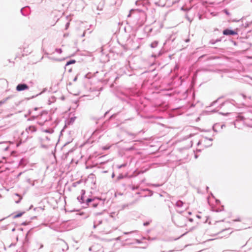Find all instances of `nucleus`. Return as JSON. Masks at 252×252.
Here are the masks:
<instances>
[{"instance_id": "f257e3e1", "label": "nucleus", "mask_w": 252, "mask_h": 252, "mask_svg": "<svg viewBox=\"0 0 252 252\" xmlns=\"http://www.w3.org/2000/svg\"><path fill=\"white\" fill-rule=\"evenodd\" d=\"M177 212L181 214L180 212L177 211ZM187 218L184 215H182L181 214H179L175 217H172V220L174 222V223L179 227H183L185 226L186 222L187 221Z\"/></svg>"}, {"instance_id": "f03ea898", "label": "nucleus", "mask_w": 252, "mask_h": 252, "mask_svg": "<svg viewBox=\"0 0 252 252\" xmlns=\"http://www.w3.org/2000/svg\"><path fill=\"white\" fill-rule=\"evenodd\" d=\"M252 119V112H248L243 114L240 115L238 117V120L243 122L244 125H250L248 124L249 121Z\"/></svg>"}, {"instance_id": "7ed1b4c3", "label": "nucleus", "mask_w": 252, "mask_h": 252, "mask_svg": "<svg viewBox=\"0 0 252 252\" xmlns=\"http://www.w3.org/2000/svg\"><path fill=\"white\" fill-rule=\"evenodd\" d=\"M141 14H144L142 10L139 9H131L127 15V18L132 17L134 19H137Z\"/></svg>"}, {"instance_id": "20e7f679", "label": "nucleus", "mask_w": 252, "mask_h": 252, "mask_svg": "<svg viewBox=\"0 0 252 252\" xmlns=\"http://www.w3.org/2000/svg\"><path fill=\"white\" fill-rule=\"evenodd\" d=\"M213 141L212 138H208L207 137H204L203 139L200 140L198 143L197 145H199L200 144H203L205 147H208L212 145L211 142Z\"/></svg>"}, {"instance_id": "39448f33", "label": "nucleus", "mask_w": 252, "mask_h": 252, "mask_svg": "<svg viewBox=\"0 0 252 252\" xmlns=\"http://www.w3.org/2000/svg\"><path fill=\"white\" fill-rule=\"evenodd\" d=\"M223 34L225 35H237V32L232 30H230L229 29H226L223 31Z\"/></svg>"}, {"instance_id": "423d86ee", "label": "nucleus", "mask_w": 252, "mask_h": 252, "mask_svg": "<svg viewBox=\"0 0 252 252\" xmlns=\"http://www.w3.org/2000/svg\"><path fill=\"white\" fill-rule=\"evenodd\" d=\"M100 246L97 244L93 245L89 248V251L93 252H100Z\"/></svg>"}, {"instance_id": "0eeeda50", "label": "nucleus", "mask_w": 252, "mask_h": 252, "mask_svg": "<svg viewBox=\"0 0 252 252\" xmlns=\"http://www.w3.org/2000/svg\"><path fill=\"white\" fill-rule=\"evenodd\" d=\"M28 89V86L25 84H18L16 87V90L18 91H22L23 90H27Z\"/></svg>"}, {"instance_id": "6e6552de", "label": "nucleus", "mask_w": 252, "mask_h": 252, "mask_svg": "<svg viewBox=\"0 0 252 252\" xmlns=\"http://www.w3.org/2000/svg\"><path fill=\"white\" fill-rule=\"evenodd\" d=\"M24 213H25V212H21L16 214H13L12 215L13 218L16 219L17 218H19V217H21Z\"/></svg>"}, {"instance_id": "1a4fd4ad", "label": "nucleus", "mask_w": 252, "mask_h": 252, "mask_svg": "<svg viewBox=\"0 0 252 252\" xmlns=\"http://www.w3.org/2000/svg\"><path fill=\"white\" fill-rule=\"evenodd\" d=\"M183 204H184L183 202L182 201L179 200L176 202L175 205L176 207H177L178 208H181L183 206Z\"/></svg>"}, {"instance_id": "9d476101", "label": "nucleus", "mask_w": 252, "mask_h": 252, "mask_svg": "<svg viewBox=\"0 0 252 252\" xmlns=\"http://www.w3.org/2000/svg\"><path fill=\"white\" fill-rule=\"evenodd\" d=\"M158 41H154L150 44V47L152 48H156L158 45Z\"/></svg>"}, {"instance_id": "9b49d317", "label": "nucleus", "mask_w": 252, "mask_h": 252, "mask_svg": "<svg viewBox=\"0 0 252 252\" xmlns=\"http://www.w3.org/2000/svg\"><path fill=\"white\" fill-rule=\"evenodd\" d=\"M15 196L18 197L17 200H16L15 202L16 203H19L20 201L22 199V197L18 194H15Z\"/></svg>"}, {"instance_id": "f8f14e48", "label": "nucleus", "mask_w": 252, "mask_h": 252, "mask_svg": "<svg viewBox=\"0 0 252 252\" xmlns=\"http://www.w3.org/2000/svg\"><path fill=\"white\" fill-rule=\"evenodd\" d=\"M127 165V163H124L121 165H118L117 166V167L118 168V169H120L121 168H123V167H126Z\"/></svg>"}, {"instance_id": "ddd939ff", "label": "nucleus", "mask_w": 252, "mask_h": 252, "mask_svg": "<svg viewBox=\"0 0 252 252\" xmlns=\"http://www.w3.org/2000/svg\"><path fill=\"white\" fill-rule=\"evenodd\" d=\"M75 62H76V61L74 60H71V61L67 62V63L66 64V66H67L70 64L74 63H75Z\"/></svg>"}, {"instance_id": "4468645a", "label": "nucleus", "mask_w": 252, "mask_h": 252, "mask_svg": "<svg viewBox=\"0 0 252 252\" xmlns=\"http://www.w3.org/2000/svg\"><path fill=\"white\" fill-rule=\"evenodd\" d=\"M248 124H249L250 125H245L248 127H250L252 128V119H251L250 121H249V122H248Z\"/></svg>"}, {"instance_id": "2eb2a0df", "label": "nucleus", "mask_w": 252, "mask_h": 252, "mask_svg": "<svg viewBox=\"0 0 252 252\" xmlns=\"http://www.w3.org/2000/svg\"><path fill=\"white\" fill-rule=\"evenodd\" d=\"M225 104H229V102H228V101H225V102H224L222 103L220 105V106H219V107L220 108H221L223 105H224Z\"/></svg>"}, {"instance_id": "dca6fc26", "label": "nucleus", "mask_w": 252, "mask_h": 252, "mask_svg": "<svg viewBox=\"0 0 252 252\" xmlns=\"http://www.w3.org/2000/svg\"><path fill=\"white\" fill-rule=\"evenodd\" d=\"M209 43L211 44H212V45H214V44H216V42L215 39H211L209 41Z\"/></svg>"}, {"instance_id": "f3484780", "label": "nucleus", "mask_w": 252, "mask_h": 252, "mask_svg": "<svg viewBox=\"0 0 252 252\" xmlns=\"http://www.w3.org/2000/svg\"><path fill=\"white\" fill-rule=\"evenodd\" d=\"M194 135V134H192V133H190L189 135L188 136H186L185 138V139H188L190 137H191L192 136H193Z\"/></svg>"}, {"instance_id": "a211bd4d", "label": "nucleus", "mask_w": 252, "mask_h": 252, "mask_svg": "<svg viewBox=\"0 0 252 252\" xmlns=\"http://www.w3.org/2000/svg\"><path fill=\"white\" fill-rule=\"evenodd\" d=\"M150 223V221H146V222H144L143 225L145 226H147L149 225Z\"/></svg>"}, {"instance_id": "6ab92c4d", "label": "nucleus", "mask_w": 252, "mask_h": 252, "mask_svg": "<svg viewBox=\"0 0 252 252\" xmlns=\"http://www.w3.org/2000/svg\"><path fill=\"white\" fill-rule=\"evenodd\" d=\"M233 221H241V219H240V218L238 217L236 219L233 220Z\"/></svg>"}, {"instance_id": "aec40b11", "label": "nucleus", "mask_w": 252, "mask_h": 252, "mask_svg": "<svg viewBox=\"0 0 252 252\" xmlns=\"http://www.w3.org/2000/svg\"><path fill=\"white\" fill-rule=\"evenodd\" d=\"M221 39H222V38H218L217 39H215V40H216V43H217L218 42L221 41Z\"/></svg>"}, {"instance_id": "412c9836", "label": "nucleus", "mask_w": 252, "mask_h": 252, "mask_svg": "<svg viewBox=\"0 0 252 252\" xmlns=\"http://www.w3.org/2000/svg\"><path fill=\"white\" fill-rule=\"evenodd\" d=\"M123 178V175L122 174H120L118 177V180H120L121 179H122Z\"/></svg>"}, {"instance_id": "4be33fe9", "label": "nucleus", "mask_w": 252, "mask_h": 252, "mask_svg": "<svg viewBox=\"0 0 252 252\" xmlns=\"http://www.w3.org/2000/svg\"><path fill=\"white\" fill-rule=\"evenodd\" d=\"M217 102V100L214 101L213 102L211 103L210 104V106H212L215 105V104Z\"/></svg>"}, {"instance_id": "5701e85b", "label": "nucleus", "mask_w": 252, "mask_h": 252, "mask_svg": "<svg viewBox=\"0 0 252 252\" xmlns=\"http://www.w3.org/2000/svg\"><path fill=\"white\" fill-rule=\"evenodd\" d=\"M140 3H141V1H140V0L139 1L137 0L135 2L136 5H139L140 4Z\"/></svg>"}, {"instance_id": "b1692460", "label": "nucleus", "mask_w": 252, "mask_h": 252, "mask_svg": "<svg viewBox=\"0 0 252 252\" xmlns=\"http://www.w3.org/2000/svg\"><path fill=\"white\" fill-rule=\"evenodd\" d=\"M133 232V231L127 232H124V234H125V235H126V234H130V233H132Z\"/></svg>"}, {"instance_id": "393cba45", "label": "nucleus", "mask_w": 252, "mask_h": 252, "mask_svg": "<svg viewBox=\"0 0 252 252\" xmlns=\"http://www.w3.org/2000/svg\"><path fill=\"white\" fill-rule=\"evenodd\" d=\"M224 11V12L226 13V14H227L228 15H229V13L227 10L225 9Z\"/></svg>"}, {"instance_id": "a878e982", "label": "nucleus", "mask_w": 252, "mask_h": 252, "mask_svg": "<svg viewBox=\"0 0 252 252\" xmlns=\"http://www.w3.org/2000/svg\"><path fill=\"white\" fill-rule=\"evenodd\" d=\"M138 189V187H133L132 188V190H135V189Z\"/></svg>"}, {"instance_id": "bb28decb", "label": "nucleus", "mask_w": 252, "mask_h": 252, "mask_svg": "<svg viewBox=\"0 0 252 252\" xmlns=\"http://www.w3.org/2000/svg\"><path fill=\"white\" fill-rule=\"evenodd\" d=\"M127 134L128 135H129L134 136V134H133V133H131L127 132Z\"/></svg>"}, {"instance_id": "cd10ccee", "label": "nucleus", "mask_w": 252, "mask_h": 252, "mask_svg": "<svg viewBox=\"0 0 252 252\" xmlns=\"http://www.w3.org/2000/svg\"><path fill=\"white\" fill-rule=\"evenodd\" d=\"M80 199L82 200L81 201H80L81 202H83V196H81V198Z\"/></svg>"}, {"instance_id": "c85d7f7f", "label": "nucleus", "mask_w": 252, "mask_h": 252, "mask_svg": "<svg viewBox=\"0 0 252 252\" xmlns=\"http://www.w3.org/2000/svg\"><path fill=\"white\" fill-rule=\"evenodd\" d=\"M189 220L190 222H192L193 220L192 218L189 219Z\"/></svg>"}, {"instance_id": "c756f323", "label": "nucleus", "mask_w": 252, "mask_h": 252, "mask_svg": "<svg viewBox=\"0 0 252 252\" xmlns=\"http://www.w3.org/2000/svg\"><path fill=\"white\" fill-rule=\"evenodd\" d=\"M136 242L138 244H140L141 243V241L139 240H136Z\"/></svg>"}, {"instance_id": "7c9ffc66", "label": "nucleus", "mask_w": 252, "mask_h": 252, "mask_svg": "<svg viewBox=\"0 0 252 252\" xmlns=\"http://www.w3.org/2000/svg\"><path fill=\"white\" fill-rule=\"evenodd\" d=\"M153 186H154V187H159V185H153Z\"/></svg>"}, {"instance_id": "2f4dec72", "label": "nucleus", "mask_w": 252, "mask_h": 252, "mask_svg": "<svg viewBox=\"0 0 252 252\" xmlns=\"http://www.w3.org/2000/svg\"><path fill=\"white\" fill-rule=\"evenodd\" d=\"M114 176H115L114 173H113L111 175V177L113 178L114 177Z\"/></svg>"}, {"instance_id": "473e14b6", "label": "nucleus", "mask_w": 252, "mask_h": 252, "mask_svg": "<svg viewBox=\"0 0 252 252\" xmlns=\"http://www.w3.org/2000/svg\"><path fill=\"white\" fill-rule=\"evenodd\" d=\"M223 252H232L230 251H224Z\"/></svg>"}, {"instance_id": "72a5a7b5", "label": "nucleus", "mask_w": 252, "mask_h": 252, "mask_svg": "<svg viewBox=\"0 0 252 252\" xmlns=\"http://www.w3.org/2000/svg\"><path fill=\"white\" fill-rule=\"evenodd\" d=\"M189 39H186V42H189Z\"/></svg>"}, {"instance_id": "f704fd0d", "label": "nucleus", "mask_w": 252, "mask_h": 252, "mask_svg": "<svg viewBox=\"0 0 252 252\" xmlns=\"http://www.w3.org/2000/svg\"><path fill=\"white\" fill-rule=\"evenodd\" d=\"M242 96H243V97L244 98H245V97H246L245 95H244V94H242Z\"/></svg>"}, {"instance_id": "c9c22d12", "label": "nucleus", "mask_w": 252, "mask_h": 252, "mask_svg": "<svg viewBox=\"0 0 252 252\" xmlns=\"http://www.w3.org/2000/svg\"><path fill=\"white\" fill-rule=\"evenodd\" d=\"M220 114H222V115H225V114H224V113H220Z\"/></svg>"}, {"instance_id": "e433bc0d", "label": "nucleus", "mask_w": 252, "mask_h": 252, "mask_svg": "<svg viewBox=\"0 0 252 252\" xmlns=\"http://www.w3.org/2000/svg\"><path fill=\"white\" fill-rule=\"evenodd\" d=\"M126 206V205H124V206H123V208H124V207H125ZM126 206H128V205H126Z\"/></svg>"}, {"instance_id": "4c0bfd02", "label": "nucleus", "mask_w": 252, "mask_h": 252, "mask_svg": "<svg viewBox=\"0 0 252 252\" xmlns=\"http://www.w3.org/2000/svg\"><path fill=\"white\" fill-rule=\"evenodd\" d=\"M91 201V199H88V201L90 202V201Z\"/></svg>"}, {"instance_id": "58836bf2", "label": "nucleus", "mask_w": 252, "mask_h": 252, "mask_svg": "<svg viewBox=\"0 0 252 252\" xmlns=\"http://www.w3.org/2000/svg\"><path fill=\"white\" fill-rule=\"evenodd\" d=\"M112 214H113V213H111V218L113 217V215H112Z\"/></svg>"}, {"instance_id": "ea45409f", "label": "nucleus", "mask_w": 252, "mask_h": 252, "mask_svg": "<svg viewBox=\"0 0 252 252\" xmlns=\"http://www.w3.org/2000/svg\"><path fill=\"white\" fill-rule=\"evenodd\" d=\"M116 239H117V240H119V239H120V237H117Z\"/></svg>"}, {"instance_id": "a19ab883", "label": "nucleus", "mask_w": 252, "mask_h": 252, "mask_svg": "<svg viewBox=\"0 0 252 252\" xmlns=\"http://www.w3.org/2000/svg\"><path fill=\"white\" fill-rule=\"evenodd\" d=\"M188 214H189V215H190V214H191V212H188Z\"/></svg>"}, {"instance_id": "79ce46f5", "label": "nucleus", "mask_w": 252, "mask_h": 252, "mask_svg": "<svg viewBox=\"0 0 252 252\" xmlns=\"http://www.w3.org/2000/svg\"><path fill=\"white\" fill-rule=\"evenodd\" d=\"M224 126V125H221V128L223 127V126Z\"/></svg>"}, {"instance_id": "37998d69", "label": "nucleus", "mask_w": 252, "mask_h": 252, "mask_svg": "<svg viewBox=\"0 0 252 252\" xmlns=\"http://www.w3.org/2000/svg\"><path fill=\"white\" fill-rule=\"evenodd\" d=\"M195 158H197V156L196 155H195Z\"/></svg>"}, {"instance_id": "c03bdc74", "label": "nucleus", "mask_w": 252, "mask_h": 252, "mask_svg": "<svg viewBox=\"0 0 252 252\" xmlns=\"http://www.w3.org/2000/svg\"><path fill=\"white\" fill-rule=\"evenodd\" d=\"M185 234H186V233H185V234H183L182 236H184Z\"/></svg>"}, {"instance_id": "a18cd8bd", "label": "nucleus", "mask_w": 252, "mask_h": 252, "mask_svg": "<svg viewBox=\"0 0 252 252\" xmlns=\"http://www.w3.org/2000/svg\"><path fill=\"white\" fill-rule=\"evenodd\" d=\"M185 234H186V233H185V234H183L182 236H184Z\"/></svg>"}, {"instance_id": "49530a36", "label": "nucleus", "mask_w": 252, "mask_h": 252, "mask_svg": "<svg viewBox=\"0 0 252 252\" xmlns=\"http://www.w3.org/2000/svg\"><path fill=\"white\" fill-rule=\"evenodd\" d=\"M69 71L71 72V69H70L69 70Z\"/></svg>"}, {"instance_id": "de8ad7c7", "label": "nucleus", "mask_w": 252, "mask_h": 252, "mask_svg": "<svg viewBox=\"0 0 252 252\" xmlns=\"http://www.w3.org/2000/svg\"><path fill=\"white\" fill-rule=\"evenodd\" d=\"M213 112H216L217 111H216V110H213Z\"/></svg>"}, {"instance_id": "09e8293b", "label": "nucleus", "mask_w": 252, "mask_h": 252, "mask_svg": "<svg viewBox=\"0 0 252 252\" xmlns=\"http://www.w3.org/2000/svg\"><path fill=\"white\" fill-rule=\"evenodd\" d=\"M113 115L111 116V118L113 117Z\"/></svg>"}, {"instance_id": "8fccbe9b", "label": "nucleus", "mask_w": 252, "mask_h": 252, "mask_svg": "<svg viewBox=\"0 0 252 252\" xmlns=\"http://www.w3.org/2000/svg\"><path fill=\"white\" fill-rule=\"evenodd\" d=\"M197 218H200V217L199 216H197Z\"/></svg>"}]
</instances>
